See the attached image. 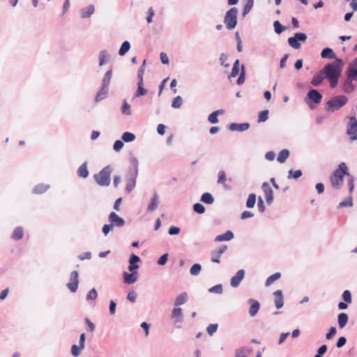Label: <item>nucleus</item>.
I'll return each instance as SVG.
<instances>
[{"label": "nucleus", "mask_w": 357, "mask_h": 357, "mask_svg": "<svg viewBox=\"0 0 357 357\" xmlns=\"http://www.w3.org/2000/svg\"><path fill=\"white\" fill-rule=\"evenodd\" d=\"M347 176L349 178L347 181V185L350 192H352L354 188V178L348 172V167L344 162H341L338 167L333 172L330 176V181L333 188L340 189L343 185V178Z\"/></svg>", "instance_id": "nucleus-1"}, {"label": "nucleus", "mask_w": 357, "mask_h": 357, "mask_svg": "<svg viewBox=\"0 0 357 357\" xmlns=\"http://www.w3.org/2000/svg\"><path fill=\"white\" fill-rule=\"evenodd\" d=\"M341 65L342 60L336 59L334 63H328L324 68L326 77L328 79L330 86L333 89L335 88L338 83V79L341 73Z\"/></svg>", "instance_id": "nucleus-2"}, {"label": "nucleus", "mask_w": 357, "mask_h": 357, "mask_svg": "<svg viewBox=\"0 0 357 357\" xmlns=\"http://www.w3.org/2000/svg\"><path fill=\"white\" fill-rule=\"evenodd\" d=\"M348 102V98L345 96H337L329 100L326 102V109L328 112H333L340 109Z\"/></svg>", "instance_id": "nucleus-3"}, {"label": "nucleus", "mask_w": 357, "mask_h": 357, "mask_svg": "<svg viewBox=\"0 0 357 357\" xmlns=\"http://www.w3.org/2000/svg\"><path fill=\"white\" fill-rule=\"evenodd\" d=\"M112 169L108 165L104 167L98 174L94 175L96 183L101 186H108L110 183Z\"/></svg>", "instance_id": "nucleus-4"}, {"label": "nucleus", "mask_w": 357, "mask_h": 357, "mask_svg": "<svg viewBox=\"0 0 357 357\" xmlns=\"http://www.w3.org/2000/svg\"><path fill=\"white\" fill-rule=\"evenodd\" d=\"M238 10L236 8H230L226 13L224 22L226 27L231 30L235 28L237 23Z\"/></svg>", "instance_id": "nucleus-5"}, {"label": "nucleus", "mask_w": 357, "mask_h": 357, "mask_svg": "<svg viewBox=\"0 0 357 357\" xmlns=\"http://www.w3.org/2000/svg\"><path fill=\"white\" fill-rule=\"evenodd\" d=\"M322 99V95L315 89H311L308 91L307 96L305 98V102L309 105L310 108H314L316 105H312V103H314L315 105H318L321 102Z\"/></svg>", "instance_id": "nucleus-6"}, {"label": "nucleus", "mask_w": 357, "mask_h": 357, "mask_svg": "<svg viewBox=\"0 0 357 357\" xmlns=\"http://www.w3.org/2000/svg\"><path fill=\"white\" fill-rule=\"evenodd\" d=\"M347 134L351 140H357V120L355 116H351L349 119Z\"/></svg>", "instance_id": "nucleus-7"}, {"label": "nucleus", "mask_w": 357, "mask_h": 357, "mask_svg": "<svg viewBox=\"0 0 357 357\" xmlns=\"http://www.w3.org/2000/svg\"><path fill=\"white\" fill-rule=\"evenodd\" d=\"M307 39V36L303 33H296L294 37H290L288 38V43L289 45L294 48L298 49L301 47L298 41H305Z\"/></svg>", "instance_id": "nucleus-8"}, {"label": "nucleus", "mask_w": 357, "mask_h": 357, "mask_svg": "<svg viewBox=\"0 0 357 357\" xmlns=\"http://www.w3.org/2000/svg\"><path fill=\"white\" fill-rule=\"evenodd\" d=\"M78 272L73 271L70 274V282L67 284V287L72 292H75L78 288Z\"/></svg>", "instance_id": "nucleus-9"}, {"label": "nucleus", "mask_w": 357, "mask_h": 357, "mask_svg": "<svg viewBox=\"0 0 357 357\" xmlns=\"http://www.w3.org/2000/svg\"><path fill=\"white\" fill-rule=\"evenodd\" d=\"M261 188L264 191L266 202L268 204H271L273 199V192L272 188L267 182L263 183Z\"/></svg>", "instance_id": "nucleus-10"}, {"label": "nucleus", "mask_w": 357, "mask_h": 357, "mask_svg": "<svg viewBox=\"0 0 357 357\" xmlns=\"http://www.w3.org/2000/svg\"><path fill=\"white\" fill-rule=\"evenodd\" d=\"M245 271L243 269L239 270L235 275H234L231 279V286L233 287H237L242 280L244 278Z\"/></svg>", "instance_id": "nucleus-11"}, {"label": "nucleus", "mask_w": 357, "mask_h": 357, "mask_svg": "<svg viewBox=\"0 0 357 357\" xmlns=\"http://www.w3.org/2000/svg\"><path fill=\"white\" fill-rule=\"evenodd\" d=\"M109 220L111 222V225L117 226V227H123L125 224V221L123 218H120L116 213L112 212L109 215Z\"/></svg>", "instance_id": "nucleus-12"}, {"label": "nucleus", "mask_w": 357, "mask_h": 357, "mask_svg": "<svg viewBox=\"0 0 357 357\" xmlns=\"http://www.w3.org/2000/svg\"><path fill=\"white\" fill-rule=\"evenodd\" d=\"M227 250V245H222L218 250H215L211 252V261L214 263H220V258L221 255Z\"/></svg>", "instance_id": "nucleus-13"}, {"label": "nucleus", "mask_w": 357, "mask_h": 357, "mask_svg": "<svg viewBox=\"0 0 357 357\" xmlns=\"http://www.w3.org/2000/svg\"><path fill=\"white\" fill-rule=\"evenodd\" d=\"M347 72L350 79L357 80V58L350 64Z\"/></svg>", "instance_id": "nucleus-14"}, {"label": "nucleus", "mask_w": 357, "mask_h": 357, "mask_svg": "<svg viewBox=\"0 0 357 357\" xmlns=\"http://www.w3.org/2000/svg\"><path fill=\"white\" fill-rule=\"evenodd\" d=\"M250 128V124L248 123H232L229 125V128L231 131H244Z\"/></svg>", "instance_id": "nucleus-15"}, {"label": "nucleus", "mask_w": 357, "mask_h": 357, "mask_svg": "<svg viewBox=\"0 0 357 357\" xmlns=\"http://www.w3.org/2000/svg\"><path fill=\"white\" fill-rule=\"evenodd\" d=\"M275 296V305L277 309L281 308L284 305V298L281 290H277L274 292Z\"/></svg>", "instance_id": "nucleus-16"}, {"label": "nucleus", "mask_w": 357, "mask_h": 357, "mask_svg": "<svg viewBox=\"0 0 357 357\" xmlns=\"http://www.w3.org/2000/svg\"><path fill=\"white\" fill-rule=\"evenodd\" d=\"M249 303L251 304L249 309V314L250 316L253 317L258 312L260 304L258 301L253 299H250Z\"/></svg>", "instance_id": "nucleus-17"}, {"label": "nucleus", "mask_w": 357, "mask_h": 357, "mask_svg": "<svg viewBox=\"0 0 357 357\" xmlns=\"http://www.w3.org/2000/svg\"><path fill=\"white\" fill-rule=\"evenodd\" d=\"M124 282L127 284H132L137 279V272H132V273H128L127 272H124L123 273Z\"/></svg>", "instance_id": "nucleus-18"}, {"label": "nucleus", "mask_w": 357, "mask_h": 357, "mask_svg": "<svg viewBox=\"0 0 357 357\" xmlns=\"http://www.w3.org/2000/svg\"><path fill=\"white\" fill-rule=\"evenodd\" d=\"M108 92V87L102 85L100 90L97 93L95 97V101L99 102L106 98Z\"/></svg>", "instance_id": "nucleus-19"}, {"label": "nucleus", "mask_w": 357, "mask_h": 357, "mask_svg": "<svg viewBox=\"0 0 357 357\" xmlns=\"http://www.w3.org/2000/svg\"><path fill=\"white\" fill-rule=\"evenodd\" d=\"M252 349L248 347H241L235 351V357H247L251 352Z\"/></svg>", "instance_id": "nucleus-20"}, {"label": "nucleus", "mask_w": 357, "mask_h": 357, "mask_svg": "<svg viewBox=\"0 0 357 357\" xmlns=\"http://www.w3.org/2000/svg\"><path fill=\"white\" fill-rule=\"evenodd\" d=\"M234 238V234L231 231H227L223 234L218 235L215 237V241L217 242L229 241Z\"/></svg>", "instance_id": "nucleus-21"}, {"label": "nucleus", "mask_w": 357, "mask_h": 357, "mask_svg": "<svg viewBox=\"0 0 357 357\" xmlns=\"http://www.w3.org/2000/svg\"><path fill=\"white\" fill-rule=\"evenodd\" d=\"M172 318L176 319V321H181L183 318L182 309L180 307H175L172 312Z\"/></svg>", "instance_id": "nucleus-22"}, {"label": "nucleus", "mask_w": 357, "mask_h": 357, "mask_svg": "<svg viewBox=\"0 0 357 357\" xmlns=\"http://www.w3.org/2000/svg\"><path fill=\"white\" fill-rule=\"evenodd\" d=\"M50 188L49 185L40 183L35 186L33 190L34 194H43L45 192Z\"/></svg>", "instance_id": "nucleus-23"}, {"label": "nucleus", "mask_w": 357, "mask_h": 357, "mask_svg": "<svg viewBox=\"0 0 357 357\" xmlns=\"http://www.w3.org/2000/svg\"><path fill=\"white\" fill-rule=\"evenodd\" d=\"M337 321L339 327L343 328L348 321V315L344 312L339 314Z\"/></svg>", "instance_id": "nucleus-24"}, {"label": "nucleus", "mask_w": 357, "mask_h": 357, "mask_svg": "<svg viewBox=\"0 0 357 357\" xmlns=\"http://www.w3.org/2000/svg\"><path fill=\"white\" fill-rule=\"evenodd\" d=\"M77 175L82 178H86L89 175V172L86 167V162H84L77 169Z\"/></svg>", "instance_id": "nucleus-25"}, {"label": "nucleus", "mask_w": 357, "mask_h": 357, "mask_svg": "<svg viewBox=\"0 0 357 357\" xmlns=\"http://www.w3.org/2000/svg\"><path fill=\"white\" fill-rule=\"evenodd\" d=\"M353 80L354 79H350L349 77H347L343 85V90L344 92L349 93L354 91V85L352 83Z\"/></svg>", "instance_id": "nucleus-26"}, {"label": "nucleus", "mask_w": 357, "mask_h": 357, "mask_svg": "<svg viewBox=\"0 0 357 357\" xmlns=\"http://www.w3.org/2000/svg\"><path fill=\"white\" fill-rule=\"evenodd\" d=\"M147 93V91L144 88V80H141L138 82L137 84V90L135 93L136 97H140L142 96H144Z\"/></svg>", "instance_id": "nucleus-27"}, {"label": "nucleus", "mask_w": 357, "mask_h": 357, "mask_svg": "<svg viewBox=\"0 0 357 357\" xmlns=\"http://www.w3.org/2000/svg\"><path fill=\"white\" fill-rule=\"evenodd\" d=\"M23 236H24V231H23L22 227H16L12 234V238L16 241H18V240H20L21 238H22Z\"/></svg>", "instance_id": "nucleus-28"}, {"label": "nucleus", "mask_w": 357, "mask_h": 357, "mask_svg": "<svg viewBox=\"0 0 357 357\" xmlns=\"http://www.w3.org/2000/svg\"><path fill=\"white\" fill-rule=\"evenodd\" d=\"M188 295L185 292L179 294L178 296H176L175 299V305L179 306L181 305L184 304L185 303H186Z\"/></svg>", "instance_id": "nucleus-29"}, {"label": "nucleus", "mask_w": 357, "mask_h": 357, "mask_svg": "<svg viewBox=\"0 0 357 357\" xmlns=\"http://www.w3.org/2000/svg\"><path fill=\"white\" fill-rule=\"evenodd\" d=\"M220 114H223V110L219 109L212 112L208 117V121L211 123H216L218 122V116Z\"/></svg>", "instance_id": "nucleus-30"}, {"label": "nucleus", "mask_w": 357, "mask_h": 357, "mask_svg": "<svg viewBox=\"0 0 357 357\" xmlns=\"http://www.w3.org/2000/svg\"><path fill=\"white\" fill-rule=\"evenodd\" d=\"M321 56L322 58H330L334 59L335 58V54L333 52V50L328 47L324 49L321 53Z\"/></svg>", "instance_id": "nucleus-31"}, {"label": "nucleus", "mask_w": 357, "mask_h": 357, "mask_svg": "<svg viewBox=\"0 0 357 357\" xmlns=\"http://www.w3.org/2000/svg\"><path fill=\"white\" fill-rule=\"evenodd\" d=\"M289 155V151L287 149H283L279 153L277 160L279 162L283 163L288 158Z\"/></svg>", "instance_id": "nucleus-32"}, {"label": "nucleus", "mask_w": 357, "mask_h": 357, "mask_svg": "<svg viewBox=\"0 0 357 357\" xmlns=\"http://www.w3.org/2000/svg\"><path fill=\"white\" fill-rule=\"evenodd\" d=\"M281 277V273L278 272L269 276L265 282L266 286H269Z\"/></svg>", "instance_id": "nucleus-33"}, {"label": "nucleus", "mask_w": 357, "mask_h": 357, "mask_svg": "<svg viewBox=\"0 0 357 357\" xmlns=\"http://www.w3.org/2000/svg\"><path fill=\"white\" fill-rule=\"evenodd\" d=\"M227 177L226 173L225 171L221 170L218 173V183L223 185L225 188H228V185L226 184Z\"/></svg>", "instance_id": "nucleus-34"}, {"label": "nucleus", "mask_w": 357, "mask_h": 357, "mask_svg": "<svg viewBox=\"0 0 357 357\" xmlns=\"http://www.w3.org/2000/svg\"><path fill=\"white\" fill-rule=\"evenodd\" d=\"M201 201L205 204H211L213 203L214 199L210 193L205 192L202 195Z\"/></svg>", "instance_id": "nucleus-35"}, {"label": "nucleus", "mask_w": 357, "mask_h": 357, "mask_svg": "<svg viewBox=\"0 0 357 357\" xmlns=\"http://www.w3.org/2000/svg\"><path fill=\"white\" fill-rule=\"evenodd\" d=\"M99 59H100L99 65L100 66L105 65L107 62V61H108V54H107V52L105 50H102L100 52Z\"/></svg>", "instance_id": "nucleus-36"}, {"label": "nucleus", "mask_w": 357, "mask_h": 357, "mask_svg": "<svg viewBox=\"0 0 357 357\" xmlns=\"http://www.w3.org/2000/svg\"><path fill=\"white\" fill-rule=\"evenodd\" d=\"M158 204V197L156 195H154V197L151 199L149 206H148V210L149 211H153L155 209L157 208Z\"/></svg>", "instance_id": "nucleus-37"}, {"label": "nucleus", "mask_w": 357, "mask_h": 357, "mask_svg": "<svg viewBox=\"0 0 357 357\" xmlns=\"http://www.w3.org/2000/svg\"><path fill=\"white\" fill-rule=\"evenodd\" d=\"M130 48V45L128 41H125L122 43L121 47L119 51V54L121 56L124 55Z\"/></svg>", "instance_id": "nucleus-38"}, {"label": "nucleus", "mask_w": 357, "mask_h": 357, "mask_svg": "<svg viewBox=\"0 0 357 357\" xmlns=\"http://www.w3.org/2000/svg\"><path fill=\"white\" fill-rule=\"evenodd\" d=\"M112 70H108L104 75L102 79V85L109 87V84L112 78Z\"/></svg>", "instance_id": "nucleus-39"}, {"label": "nucleus", "mask_w": 357, "mask_h": 357, "mask_svg": "<svg viewBox=\"0 0 357 357\" xmlns=\"http://www.w3.org/2000/svg\"><path fill=\"white\" fill-rule=\"evenodd\" d=\"M121 138L126 142H130L135 139V135L130 132H126L123 134Z\"/></svg>", "instance_id": "nucleus-40"}, {"label": "nucleus", "mask_w": 357, "mask_h": 357, "mask_svg": "<svg viewBox=\"0 0 357 357\" xmlns=\"http://www.w3.org/2000/svg\"><path fill=\"white\" fill-rule=\"evenodd\" d=\"M84 347H82V346L79 344V346H77L76 344H73L71 347V354L73 356H78L80 354L82 349H84Z\"/></svg>", "instance_id": "nucleus-41"}, {"label": "nucleus", "mask_w": 357, "mask_h": 357, "mask_svg": "<svg viewBox=\"0 0 357 357\" xmlns=\"http://www.w3.org/2000/svg\"><path fill=\"white\" fill-rule=\"evenodd\" d=\"M256 202V195L253 193L250 194L247 199L246 206L248 208H252Z\"/></svg>", "instance_id": "nucleus-42"}, {"label": "nucleus", "mask_w": 357, "mask_h": 357, "mask_svg": "<svg viewBox=\"0 0 357 357\" xmlns=\"http://www.w3.org/2000/svg\"><path fill=\"white\" fill-rule=\"evenodd\" d=\"M239 73V61L237 59L233 66L230 77H236Z\"/></svg>", "instance_id": "nucleus-43"}, {"label": "nucleus", "mask_w": 357, "mask_h": 357, "mask_svg": "<svg viewBox=\"0 0 357 357\" xmlns=\"http://www.w3.org/2000/svg\"><path fill=\"white\" fill-rule=\"evenodd\" d=\"M254 4V0H247L246 3L244 6L243 10V15H247L252 8Z\"/></svg>", "instance_id": "nucleus-44"}, {"label": "nucleus", "mask_w": 357, "mask_h": 357, "mask_svg": "<svg viewBox=\"0 0 357 357\" xmlns=\"http://www.w3.org/2000/svg\"><path fill=\"white\" fill-rule=\"evenodd\" d=\"M352 205H353L352 198H351V197H349L339 204L338 208L348 207V206H351Z\"/></svg>", "instance_id": "nucleus-45"}, {"label": "nucleus", "mask_w": 357, "mask_h": 357, "mask_svg": "<svg viewBox=\"0 0 357 357\" xmlns=\"http://www.w3.org/2000/svg\"><path fill=\"white\" fill-rule=\"evenodd\" d=\"M323 77L321 75H315L313 76L312 79L311 84L313 86H316L319 85L321 83Z\"/></svg>", "instance_id": "nucleus-46"}, {"label": "nucleus", "mask_w": 357, "mask_h": 357, "mask_svg": "<svg viewBox=\"0 0 357 357\" xmlns=\"http://www.w3.org/2000/svg\"><path fill=\"white\" fill-rule=\"evenodd\" d=\"M218 328V324H211L208 326L206 331L209 335H213L215 333Z\"/></svg>", "instance_id": "nucleus-47"}, {"label": "nucleus", "mask_w": 357, "mask_h": 357, "mask_svg": "<svg viewBox=\"0 0 357 357\" xmlns=\"http://www.w3.org/2000/svg\"><path fill=\"white\" fill-rule=\"evenodd\" d=\"M302 176V172L301 170L300 169H298V170H289V175H288V178H298L299 177H301Z\"/></svg>", "instance_id": "nucleus-48"}, {"label": "nucleus", "mask_w": 357, "mask_h": 357, "mask_svg": "<svg viewBox=\"0 0 357 357\" xmlns=\"http://www.w3.org/2000/svg\"><path fill=\"white\" fill-rule=\"evenodd\" d=\"M201 268L200 264H195L190 268V272L193 275H197L200 273Z\"/></svg>", "instance_id": "nucleus-49"}, {"label": "nucleus", "mask_w": 357, "mask_h": 357, "mask_svg": "<svg viewBox=\"0 0 357 357\" xmlns=\"http://www.w3.org/2000/svg\"><path fill=\"white\" fill-rule=\"evenodd\" d=\"M268 110H264L259 113V122H264L268 119Z\"/></svg>", "instance_id": "nucleus-50"}, {"label": "nucleus", "mask_w": 357, "mask_h": 357, "mask_svg": "<svg viewBox=\"0 0 357 357\" xmlns=\"http://www.w3.org/2000/svg\"><path fill=\"white\" fill-rule=\"evenodd\" d=\"M182 105V98L181 96L174 98L172 102V106L174 108H179Z\"/></svg>", "instance_id": "nucleus-51"}, {"label": "nucleus", "mask_w": 357, "mask_h": 357, "mask_svg": "<svg viewBox=\"0 0 357 357\" xmlns=\"http://www.w3.org/2000/svg\"><path fill=\"white\" fill-rule=\"evenodd\" d=\"M193 209L194 211L199 213V214H202L204 213L205 211V208L204 206L202 204H199V203H196L194 206H193Z\"/></svg>", "instance_id": "nucleus-52"}, {"label": "nucleus", "mask_w": 357, "mask_h": 357, "mask_svg": "<svg viewBox=\"0 0 357 357\" xmlns=\"http://www.w3.org/2000/svg\"><path fill=\"white\" fill-rule=\"evenodd\" d=\"M135 180L134 178H130L128 181H127V184H126V190L128 191V192H130L133 190L134 187H135Z\"/></svg>", "instance_id": "nucleus-53"}, {"label": "nucleus", "mask_w": 357, "mask_h": 357, "mask_svg": "<svg viewBox=\"0 0 357 357\" xmlns=\"http://www.w3.org/2000/svg\"><path fill=\"white\" fill-rule=\"evenodd\" d=\"M94 12V7L93 6H89L86 8V11H83L82 13V17L84 18L89 17L92 13Z\"/></svg>", "instance_id": "nucleus-54"}, {"label": "nucleus", "mask_w": 357, "mask_h": 357, "mask_svg": "<svg viewBox=\"0 0 357 357\" xmlns=\"http://www.w3.org/2000/svg\"><path fill=\"white\" fill-rule=\"evenodd\" d=\"M342 298L343 300L348 303H351V301H352V299H351V294L350 293V291L349 290H345L343 294H342Z\"/></svg>", "instance_id": "nucleus-55"}, {"label": "nucleus", "mask_w": 357, "mask_h": 357, "mask_svg": "<svg viewBox=\"0 0 357 357\" xmlns=\"http://www.w3.org/2000/svg\"><path fill=\"white\" fill-rule=\"evenodd\" d=\"M98 296V293L95 289H92L86 295V300H96Z\"/></svg>", "instance_id": "nucleus-56"}, {"label": "nucleus", "mask_w": 357, "mask_h": 357, "mask_svg": "<svg viewBox=\"0 0 357 357\" xmlns=\"http://www.w3.org/2000/svg\"><path fill=\"white\" fill-rule=\"evenodd\" d=\"M145 62H146V61L144 60L142 66L139 68V69L137 71V77L139 78V81L144 80L143 75H144V70H145V68H144Z\"/></svg>", "instance_id": "nucleus-57"}, {"label": "nucleus", "mask_w": 357, "mask_h": 357, "mask_svg": "<svg viewBox=\"0 0 357 357\" xmlns=\"http://www.w3.org/2000/svg\"><path fill=\"white\" fill-rule=\"evenodd\" d=\"M273 26H274L275 31L277 33H281L284 31L283 26L281 25V24L278 21H275L273 23Z\"/></svg>", "instance_id": "nucleus-58"}, {"label": "nucleus", "mask_w": 357, "mask_h": 357, "mask_svg": "<svg viewBox=\"0 0 357 357\" xmlns=\"http://www.w3.org/2000/svg\"><path fill=\"white\" fill-rule=\"evenodd\" d=\"M209 291L212 293L221 294L222 292V287L221 284H217L209 289Z\"/></svg>", "instance_id": "nucleus-59"}, {"label": "nucleus", "mask_w": 357, "mask_h": 357, "mask_svg": "<svg viewBox=\"0 0 357 357\" xmlns=\"http://www.w3.org/2000/svg\"><path fill=\"white\" fill-rule=\"evenodd\" d=\"M123 146V143L121 140H116L113 146V149L115 151H119Z\"/></svg>", "instance_id": "nucleus-60"}, {"label": "nucleus", "mask_w": 357, "mask_h": 357, "mask_svg": "<svg viewBox=\"0 0 357 357\" xmlns=\"http://www.w3.org/2000/svg\"><path fill=\"white\" fill-rule=\"evenodd\" d=\"M220 61L221 62V65H222L225 67H228L229 64L227 62V56L222 53L221 54L220 56Z\"/></svg>", "instance_id": "nucleus-61"}, {"label": "nucleus", "mask_w": 357, "mask_h": 357, "mask_svg": "<svg viewBox=\"0 0 357 357\" xmlns=\"http://www.w3.org/2000/svg\"><path fill=\"white\" fill-rule=\"evenodd\" d=\"M122 112L127 115L131 114L130 106L126 102H124L122 107Z\"/></svg>", "instance_id": "nucleus-62"}, {"label": "nucleus", "mask_w": 357, "mask_h": 357, "mask_svg": "<svg viewBox=\"0 0 357 357\" xmlns=\"http://www.w3.org/2000/svg\"><path fill=\"white\" fill-rule=\"evenodd\" d=\"M137 296V293L135 291H132L128 293L127 298L130 302L134 303L136 301Z\"/></svg>", "instance_id": "nucleus-63"}, {"label": "nucleus", "mask_w": 357, "mask_h": 357, "mask_svg": "<svg viewBox=\"0 0 357 357\" xmlns=\"http://www.w3.org/2000/svg\"><path fill=\"white\" fill-rule=\"evenodd\" d=\"M167 259H168V254H164L158 260V264L159 265L163 266L167 263Z\"/></svg>", "instance_id": "nucleus-64"}]
</instances>
